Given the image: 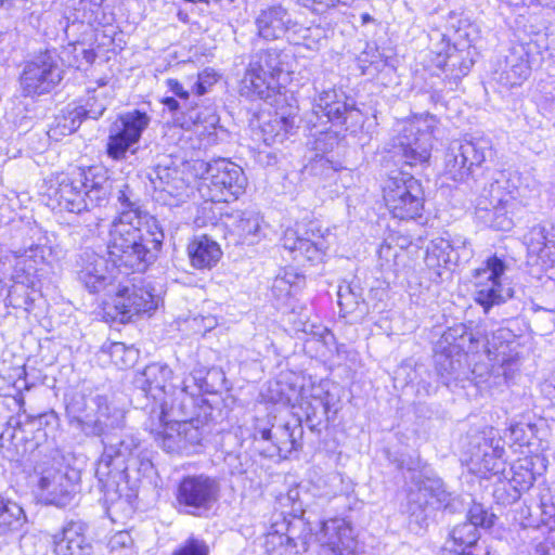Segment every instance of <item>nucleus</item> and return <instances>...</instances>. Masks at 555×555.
<instances>
[{"label":"nucleus","mask_w":555,"mask_h":555,"mask_svg":"<svg viewBox=\"0 0 555 555\" xmlns=\"http://www.w3.org/2000/svg\"><path fill=\"white\" fill-rule=\"evenodd\" d=\"M435 367L441 383L450 387L453 383L468 377L467 354L438 348L435 353Z\"/></svg>","instance_id":"nucleus-25"},{"label":"nucleus","mask_w":555,"mask_h":555,"mask_svg":"<svg viewBox=\"0 0 555 555\" xmlns=\"http://www.w3.org/2000/svg\"><path fill=\"white\" fill-rule=\"evenodd\" d=\"M157 304L158 298L149 286L137 284L120 286L114 298V309L122 323L131 321L134 315L155 310Z\"/></svg>","instance_id":"nucleus-15"},{"label":"nucleus","mask_w":555,"mask_h":555,"mask_svg":"<svg viewBox=\"0 0 555 555\" xmlns=\"http://www.w3.org/2000/svg\"><path fill=\"white\" fill-rule=\"evenodd\" d=\"M512 469L514 470L512 480L516 487H519L521 490H528L533 485L535 477L528 466L519 464L518 466H513Z\"/></svg>","instance_id":"nucleus-54"},{"label":"nucleus","mask_w":555,"mask_h":555,"mask_svg":"<svg viewBox=\"0 0 555 555\" xmlns=\"http://www.w3.org/2000/svg\"><path fill=\"white\" fill-rule=\"evenodd\" d=\"M519 177L499 171L492 177L488 185H485L476 201V217L486 227L499 231H507L513 227V220L508 216V208L517 194Z\"/></svg>","instance_id":"nucleus-4"},{"label":"nucleus","mask_w":555,"mask_h":555,"mask_svg":"<svg viewBox=\"0 0 555 555\" xmlns=\"http://www.w3.org/2000/svg\"><path fill=\"white\" fill-rule=\"evenodd\" d=\"M479 529L464 521L455 526L441 550V555H491L487 547L478 545Z\"/></svg>","instance_id":"nucleus-22"},{"label":"nucleus","mask_w":555,"mask_h":555,"mask_svg":"<svg viewBox=\"0 0 555 555\" xmlns=\"http://www.w3.org/2000/svg\"><path fill=\"white\" fill-rule=\"evenodd\" d=\"M105 436L104 451L96 463L95 476L101 490L118 493L120 486L128 483V465L140 450V442L132 435H125L117 440Z\"/></svg>","instance_id":"nucleus-5"},{"label":"nucleus","mask_w":555,"mask_h":555,"mask_svg":"<svg viewBox=\"0 0 555 555\" xmlns=\"http://www.w3.org/2000/svg\"><path fill=\"white\" fill-rule=\"evenodd\" d=\"M172 371L167 364L151 363L137 375L135 385L140 387L146 395H151L154 399H159V395H166L167 382L170 379Z\"/></svg>","instance_id":"nucleus-29"},{"label":"nucleus","mask_w":555,"mask_h":555,"mask_svg":"<svg viewBox=\"0 0 555 555\" xmlns=\"http://www.w3.org/2000/svg\"><path fill=\"white\" fill-rule=\"evenodd\" d=\"M268 103L274 107V116L271 120V126L279 128L274 137L278 141L282 142L288 133H292L293 130L297 128V101L293 94L284 89L278 92Z\"/></svg>","instance_id":"nucleus-23"},{"label":"nucleus","mask_w":555,"mask_h":555,"mask_svg":"<svg viewBox=\"0 0 555 555\" xmlns=\"http://www.w3.org/2000/svg\"><path fill=\"white\" fill-rule=\"evenodd\" d=\"M507 269L504 258L493 255L485 261V268L476 271L478 278L485 276L489 281H500L501 276Z\"/></svg>","instance_id":"nucleus-49"},{"label":"nucleus","mask_w":555,"mask_h":555,"mask_svg":"<svg viewBox=\"0 0 555 555\" xmlns=\"http://www.w3.org/2000/svg\"><path fill=\"white\" fill-rule=\"evenodd\" d=\"M130 541V535L128 532L119 531L117 532L109 541V545L112 548H115L117 545L126 546Z\"/></svg>","instance_id":"nucleus-64"},{"label":"nucleus","mask_w":555,"mask_h":555,"mask_svg":"<svg viewBox=\"0 0 555 555\" xmlns=\"http://www.w3.org/2000/svg\"><path fill=\"white\" fill-rule=\"evenodd\" d=\"M305 276L293 271H285L282 278L276 279L278 283H287L291 286H300L304 283Z\"/></svg>","instance_id":"nucleus-61"},{"label":"nucleus","mask_w":555,"mask_h":555,"mask_svg":"<svg viewBox=\"0 0 555 555\" xmlns=\"http://www.w3.org/2000/svg\"><path fill=\"white\" fill-rule=\"evenodd\" d=\"M163 430L156 431L155 439L168 453H186L179 422H159Z\"/></svg>","instance_id":"nucleus-38"},{"label":"nucleus","mask_w":555,"mask_h":555,"mask_svg":"<svg viewBox=\"0 0 555 555\" xmlns=\"http://www.w3.org/2000/svg\"><path fill=\"white\" fill-rule=\"evenodd\" d=\"M135 473L137 477L149 476L153 472V463L142 451H138L128 465V479L131 473Z\"/></svg>","instance_id":"nucleus-53"},{"label":"nucleus","mask_w":555,"mask_h":555,"mask_svg":"<svg viewBox=\"0 0 555 555\" xmlns=\"http://www.w3.org/2000/svg\"><path fill=\"white\" fill-rule=\"evenodd\" d=\"M493 514H489L481 504L474 503L468 509L466 521L479 529L490 528L493 525Z\"/></svg>","instance_id":"nucleus-52"},{"label":"nucleus","mask_w":555,"mask_h":555,"mask_svg":"<svg viewBox=\"0 0 555 555\" xmlns=\"http://www.w3.org/2000/svg\"><path fill=\"white\" fill-rule=\"evenodd\" d=\"M220 480L207 474L188 475L181 478L175 491L177 509L185 515L203 517L220 499Z\"/></svg>","instance_id":"nucleus-6"},{"label":"nucleus","mask_w":555,"mask_h":555,"mask_svg":"<svg viewBox=\"0 0 555 555\" xmlns=\"http://www.w3.org/2000/svg\"><path fill=\"white\" fill-rule=\"evenodd\" d=\"M317 409L318 408L312 406L310 403L306 408V423L312 430L317 429L321 423L320 420L315 422L318 418Z\"/></svg>","instance_id":"nucleus-62"},{"label":"nucleus","mask_w":555,"mask_h":555,"mask_svg":"<svg viewBox=\"0 0 555 555\" xmlns=\"http://www.w3.org/2000/svg\"><path fill=\"white\" fill-rule=\"evenodd\" d=\"M328 236L330 233L325 236L323 234L315 235L312 232V237H299L292 232L291 236L288 233L286 234L284 246L309 261H321L330 247Z\"/></svg>","instance_id":"nucleus-28"},{"label":"nucleus","mask_w":555,"mask_h":555,"mask_svg":"<svg viewBox=\"0 0 555 555\" xmlns=\"http://www.w3.org/2000/svg\"><path fill=\"white\" fill-rule=\"evenodd\" d=\"M83 120V112L80 108L61 111L53 119L49 127L48 135L55 141L63 137L72 134L81 125Z\"/></svg>","instance_id":"nucleus-33"},{"label":"nucleus","mask_w":555,"mask_h":555,"mask_svg":"<svg viewBox=\"0 0 555 555\" xmlns=\"http://www.w3.org/2000/svg\"><path fill=\"white\" fill-rule=\"evenodd\" d=\"M258 35L266 40H278L287 36L288 41L295 40L292 36L307 31L299 23L292 20L291 14L282 5H272L261 10L256 17Z\"/></svg>","instance_id":"nucleus-16"},{"label":"nucleus","mask_w":555,"mask_h":555,"mask_svg":"<svg viewBox=\"0 0 555 555\" xmlns=\"http://www.w3.org/2000/svg\"><path fill=\"white\" fill-rule=\"evenodd\" d=\"M203 390L202 385H197L196 378H186L181 389H173L172 393H166L162 399L159 422H182L189 415V410L193 406V397Z\"/></svg>","instance_id":"nucleus-18"},{"label":"nucleus","mask_w":555,"mask_h":555,"mask_svg":"<svg viewBox=\"0 0 555 555\" xmlns=\"http://www.w3.org/2000/svg\"><path fill=\"white\" fill-rule=\"evenodd\" d=\"M262 218L255 210H240L228 216V227L236 243L253 245L261 236Z\"/></svg>","instance_id":"nucleus-26"},{"label":"nucleus","mask_w":555,"mask_h":555,"mask_svg":"<svg viewBox=\"0 0 555 555\" xmlns=\"http://www.w3.org/2000/svg\"><path fill=\"white\" fill-rule=\"evenodd\" d=\"M452 249L450 248L449 237H437L430 241L426 249L425 263L430 269H439L454 264V259L451 257Z\"/></svg>","instance_id":"nucleus-39"},{"label":"nucleus","mask_w":555,"mask_h":555,"mask_svg":"<svg viewBox=\"0 0 555 555\" xmlns=\"http://www.w3.org/2000/svg\"><path fill=\"white\" fill-rule=\"evenodd\" d=\"M141 220L134 221L132 212L119 214L111 224L107 253L115 267L143 271L162 247L164 233L156 219L147 222L149 237L141 231Z\"/></svg>","instance_id":"nucleus-1"},{"label":"nucleus","mask_w":555,"mask_h":555,"mask_svg":"<svg viewBox=\"0 0 555 555\" xmlns=\"http://www.w3.org/2000/svg\"><path fill=\"white\" fill-rule=\"evenodd\" d=\"M108 354L117 366L129 367L135 362L138 350L127 347L124 343H112L108 347Z\"/></svg>","instance_id":"nucleus-45"},{"label":"nucleus","mask_w":555,"mask_h":555,"mask_svg":"<svg viewBox=\"0 0 555 555\" xmlns=\"http://www.w3.org/2000/svg\"><path fill=\"white\" fill-rule=\"evenodd\" d=\"M209 552L205 540L192 535L180 544L171 555H209Z\"/></svg>","instance_id":"nucleus-51"},{"label":"nucleus","mask_w":555,"mask_h":555,"mask_svg":"<svg viewBox=\"0 0 555 555\" xmlns=\"http://www.w3.org/2000/svg\"><path fill=\"white\" fill-rule=\"evenodd\" d=\"M61 80V72H22L20 86L26 96L41 95L52 91Z\"/></svg>","instance_id":"nucleus-31"},{"label":"nucleus","mask_w":555,"mask_h":555,"mask_svg":"<svg viewBox=\"0 0 555 555\" xmlns=\"http://www.w3.org/2000/svg\"><path fill=\"white\" fill-rule=\"evenodd\" d=\"M117 202L120 209L119 214L132 212L134 216V221L142 219L139 202L128 184H124L118 190Z\"/></svg>","instance_id":"nucleus-48"},{"label":"nucleus","mask_w":555,"mask_h":555,"mask_svg":"<svg viewBox=\"0 0 555 555\" xmlns=\"http://www.w3.org/2000/svg\"><path fill=\"white\" fill-rule=\"evenodd\" d=\"M65 411L69 425L86 436L101 437L125 425L124 411L101 395L75 391L66 396Z\"/></svg>","instance_id":"nucleus-3"},{"label":"nucleus","mask_w":555,"mask_h":555,"mask_svg":"<svg viewBox=\"0 0 555 555\" xmlns=\"http://www.w3.org/2000/svg\"><path fill=\"white\" fill-rule=\"evenodd\" d=\"M281 73L244 72L241 80L242 91L249 96H256L269 102L278 92L285 89L279 81Z\"/></svg>","instance_id":"nucleus-27"},{"label":"nucleus","mask_w":555,"mask_h":555,"mask_svg":"<svg viewBox=\"0 0 555 555\" xmlns=\"http://www.w3.org/2000/svg\"><path fill=\"white\" fill-rule=\"evenodd\" d=\"M76 108H80L83 112V119L91 118L96 120L104 114L106 102L98 101V95H93L87 101L86 106H77Z\"/></svg>","instance_id":"nucleus-55"},{"label":"nucleus","mask_w":555,"mask_h":555,"mask_svg":"<svg viewBox=\"0 0 555 555\" xmlns=\"http://www.w3.org/2000/svg\"><path fill=\"white\" fill-rule=\"evenodd\" d=\"M78 473L74 469L47 467L39 473V496L48 505L65 507L77 492Z\"/></svg>","instance_id":"nucleus-12"},{"label":"nucleus","mask_w":555,"mask_h":555,"mask_svg":"<svg viewBox=\"0 0 555 555\" xmlns=\"http://www.w3.org/2000/svg\"><path fill=\"white\" fill-rule=\"evenodd\" d=\"M318 555H357L358 541L351 525L344 518L323 520L315 532Z\"/></svg>","instance_id":"nucleus-14"},{"label":"nucleus","mask_w":555,"mask_h":555,"mask_svg":"<svg viewBox=\"0 0 555 555\" xmlns=\"http://www.w3.org/2000/svg\"><path fill=\"white\" fill-rule=\"evenodd\" d=\"M201 168H205L203 179L208 181L211 201L230 202L244 193L247 179L238 165L220 158L202 163Z\"/></svg>","instance_id":"nucleus-10"},{"label":"nucleus","mask_w":555,"mask_h":555,"mask_svg":"<svg viewBox=\"0 0 555 555\" xmlns=\"http://www.w3.org/2000/svg\"><path fill=\"white\" fill-rule=\"evenodd\" d=\"M188 255L192 267L204 270L215 267L222 256L220 246L208 236L195 237L188 245Z\"/></svg>","instance_id":"nucleus-30"},{"label":"nucleus","mask_w":555,"mask_h":555,"mask_svg":"<svg viewBox=\"0 0 555 555\" xmlns=\"http://www.w3.org/2000/svg\"><path fill=\"white\" fill-rule=\"evenodd\" d=\"M491 154L492 143L487 138L453 140L446 151L444 175L453 181H464Z\"/></svg>","instance_id":"nucleus-8"},{"label":"nucleus","mask_w":555,"mask_h":555,"mask_svg":"<svg viewBox=\"0 0 555 555\" xmlns=\"http://www.w3.org/2000/svg\"><path fill=\"white\" fill-rule=\"evenodd\" d=\"M476 338L466 325L457 324L448 328L441 336L438 348H446L454 352H464L467 354L472 350V346L476 343Z\"/></svg>","instance_id":"nucleus-34"},{"label":"nucleus","mask_w":555,"mask_h":555,"mask_svg":"<svg viewBox=\"0 0 555 555\" xmlns=\"http://www.w3.org/2000/svg\"><path fill=\"white\" fill-rule=\"evenodd\" d=\"M109 83V79L107 77H98L94 80H89L87 82V92L95 93L99 88L106 87Z\"/></svg>","instance_id":"nucleus-63"},{"label":"nucleus","mask_w":555,"mask_h":555,"mask_svg":"<svg viewBox=\"0 0 555 555\" xmlns=\"http://www.w3.org/2000/svg\"><path fill=\"white\" fill-rule=\"evenodd\" d=\"M476 38L477 28L465 21L459 22L456 27L452 23L446 33L434 30L430 34V40L437 41V43H433V48L438 55L436 66L438 68L447 66V59L451 55L452 50L463 51L468 49Z\"/></svg>","instance_id":"nucleus-17"},{"label":"nucleus","mask_w":555,"mask_h":555,"mask_svg":"<svg viewBox=\"0 0 555 555\" xmlns=\"http://www.w3.org/2000/svg\"><path fill=\"white\" fill-rule=\"evenodd\" d=\"M528 431H531V427L529 425L524 424H515L509 427L511 439L514 443H518L520 446L529 444V436Z\"/></svg>","instance_id":"nucleus-57"},{"label":"nucleus","mask_w":555,"mask_h":555,"mask_svg":"<svg viewBox=\"0 0 555 555\" xmlns=\"http://www.w3.org/2000/svg\"><path fill=\"white\" fill-rule=\"evenodd\" d=\"M149 179L156 191L166 192L175 195L183 186V181L179 177L176 168L157 165L149 172Z\"/></svg>","instance_id":"nucleus-35"},{"label":"nucleus","mask_w":555,"mask_h":555,"mask_svg":"<svg viewBox=\"0 0 555 555\" xmlns=\"http://www.w3.org/2000/svg\"><path fill=\"white\" fill-rule=\"evenodd\" d=\"M524 241L531 253H541L547 245V231L545 227L541 224L532 227L524 236Z\"/></svg>","instance_id":"nucleus-50"},{"label":"nucleus","mask_w":555,"mask_h":555,"mask_svg":"<svg viewBox=\"0 0 555 555\" xmlns=\"http://www.w3.org/2000/svg\"><path fill=\"white\" fill-rule=\"evenodd\" d=\"M88 526L82 520H69L52 535L55 555H93L92 544L86 537Z\"/></svg>","instance_id":"nucleus-19"},{"label":"nucleus","mask_w":555,"mask_h":555,"mask_svg":"<svg viewBox=\"0 0 555 555\" xmlns=\"http://www.w3.org/2000/svg\"><path fill=\"white\" fill-rule=\"evenodd\" d=\"M302 436L300 423H295L292 427L289 423L274 427L273 446L280 455L286 456L300 447L299 439Z\"/></svg>","instance_id":"nucleus-36"},{"label":"nucleus","mask_w":555,"mask_h":555,"mask_svg":"<svg viewBox=\"0 0 555 555\" xmlns=\"http://www.w3.org/2000/svg\"><path fill=\"white\" fill-rule=\"evenodd\" d=\"M313 113L319 119L326 118V121L345 126L346 130L351 132L364 122L363 115L356 107L354 101L336 90L323 91L313 107Z\"/></svg>","instance_id":"nucleus-13"},{"label":"nucleus","mask_w":555,"mask_h":555,"mask_svg":"<svg viewBox=\"0 0 555 555\" xmlns=\"http://www.w3.org/2000/svg\"><path fill=\"white\" fill-rule=\"evenodd\" d=\"M288 54L276 49H267L251 56L247 69H282Z\"/></svg>","instance_id":"nucleus-40"},{"label":"nucleus","mask_w":555,"mask_h":555,"mask_svg":"<svg viewBox=\"0 0 555 555\" xmlns=\"http://www.w3.org/2000/svg\"><path fill=\"white\" fill-rule=\"evenodd\" d=\"M25 513L15 502L0 495V537L22 528Z\"/></svg>","instance_id":"nucleus-37"},{"label":"nucleus","mask_w":555,"mask_h":555,"mask_svg":"<svg viewBox=\"0 0 555 555\" xmlns=\"http://www.w3.org/2000/svg\"><path fill=\"white\" fill-rule=\"evenodd\" d=\"M151 117L140 109L120 114L111 125L106 142V154L114 160H124L127 153H135L132 149L139 143L142 133L149 127Z\"/></svg>","instance_id":"nucleus-9"},{"label":"nucleus","mask_w":555,"mask_h":555,"mask_svg":"<svg viewBox=\"0 0 555 555\" xmlns=\"http://www.w3.org/2000/svg\"><path fill=\"white\" fill-rule=\"evenodd\" d=\"M427 496L435 499L439 507H448L451 501V493L447 490L442 479L438 477H424L418 481L417 492H411L409 498V512L412 515L424 513L428 504Z\"/></svg>","instance_id":"nucleus-24"},{"label":"nucleus","mask_w":555,"mask_h":555,"mask_svg":"<svg viewBox=\"0 0 555 555\" xmlns=\"http://www.w3.org/2000/svg\"><path fill=\"white\" fill-rule=\"evenodd\" d=\"M535 555H555V531L544 542L535 545Z\"/></svg>","instance_id":"nucleus-60"},{"label":"nucleus","mask_w":555,"mask_h":555,"mask_svg":"<svg viewBox=\"0 0 555 555\" xmlns=\"http://www.w3.org/2000/svg\"><path fill=\"white\" fill-rule=\"evenodd\" d=\"M60 56L56 50H44L34 54L24 69H57L60 66Z\"/></svg>","instance_id":"nucleus-46"},{"label":"nucleus","mask_w":555,"mask_h":555,"mask_svg":"<svg viewBox=\"0 0 555 555\" xmlns=\"http://www.w3.org/2000/svg\"><path fill=\"white\" fill-rule=\"evenodd\" d=\"M78 280L90 293L103 291L112 282L107 260L92 250H85L79 257Z\"/></svg>","instance_id":"nucleus-20"},{"label":"nucleus","mask_w":555,"mask_h":555,"mask_svg":"<svg viewBox=\"0 0 555 555\" xmlns=\"http://www.w3.org/2000/svg\"><path fill=\"white\" fill-rule=\"evenodd\" d=\"M33 295L34 291L25 282H14L8 291L5 300L15 309L30 311L35 301Z\"/></svg>","instance_id":"nucleus-41"},{"label":"nucleus","mask_w":555,"mask_h":555,"mask_svg":"<svg viewBox=\"0 0 555 555\" xmlns=\"http://www.w3.org/2000/svg\"><path fill=\"white\" fill-rule=\"evenodd\" d=\"M429 128L422 120L405 124L398 135L393 138V153L401 155L409 166L428 163L433 149V133Z\"/></svg>","instance_id":"nucleus-11"},{"label":"nucleus","mask_w":555,"mask_h":555,"mask_svg":"<svg viewBox=\"0 0 555 555\" xmlns=\"http://www.w3.org/2000/svg\"><path fill=\"white\" fill-rule=\"evenodd\" d=\"M279 539L281 545L285 543L287 548L295 550L296 553L306 552L308 550V542L306 538L295 539L289 535H280Z\"/></svg>","instance_id":"nucleus-58"},{"label":"nucleus","mask_w":555,"mask_h":555,"mask_svg":"<svg viewBox=\"0 0 555 555\" xmlns=\"http://www.w3.org/2000/svg\"><path fill=\"white\" fill-rule=\"evenodd\" d=\"M338 305L345 313L366 312V305L360 292H357L351 285L339 286Z\"/></svg>","instance_id":"nucleus-42"},{"label":"nucleus","mask_w":555,"mask_h":555,"mask_svg":"<svg viewBox=\"0 0 555 555\" xmlns=\"http://www.w3.org/2000/svg\"><path fill=\"white\" fill-rule=\"evenodd\" d=\"M514 295L513 289L502 286L501 281H479L476 284L475 300L480 305L485 312H488L493 306L501 305Z\"/></svg>","instance_id":"nucleus-32"},{"label":"nucleus","mask_w":555,"mask_h":555,"mask_svg":"<svg viewBox=\"0 0 555 555\" xmlns=\"http://www.w3.org/2000/svg\"><path fill=\"white\" fill-rule=\"evenodd\" d=\"M298 3L317 12H324L337 4L349 5L353 0H297Z\"/></svg>","instance_id":"nucleus-56"},{"label":"nucleus","mask_w":555,"mask_h":555,"mask_svg":"<svg viewBox=\"0 0 555 555\" xmlns=\"http://www.w3.org/2000/svg\"><path fill=\"white\" fill-rule=\"evenodd\" d=\"M384 199L395 218L410 220L421 217L425 194L420 180L408 172L399 171L387 180Z\"/></svg>","instance_id":"nucleus-7"},{"label":"nucleus","mask_w":555,"mask_h":555,"mask_svg":"<svg viewBox=\"0 0 555 555\" xmlns=\"http://www.w3.org/2000/svg\"><path fill=\"white\" fill-rule=\"evenodd\" d=\"M179 424L186 454L195 452L203 440L204 431L201 427V421L198 418H191L179 422Z\"/></svg>","instance_id":"nucleus-43"},{"label":"nucleus","mask_w":555,"mask_h":555,"mask_svg":"<svg viewBox=\"0 0 555 555\" xmlns=\"http://www.w3.org/2000/svg\"><path fill=\"white\" fill-rule=\"evenodd\" d=\"M449 243L455 266L466 263L473 258L474 250L466 237L460 234L449 236Z\"/></svg>","instance_id":"nucleus-47"},{"label":"nucleus","mask_w":555,"mask_h":555,"mask_svg":"<svg viewBox=\"0 0 555 555\" xmlns=\"http://www.w3.org/2000/svg\"><path fill=\"white\" fill-rule=\"evenodd\" d=\"M48 248L41 244H30L27 247H21L18 249L13 250L15 258L22 259L20 263L23 262L24 266H27L28 274L30 271H36V266L44 261L47 256Z\"/></svg>","instance_id":"nucleus-44"},{"label":"nucleus","mask_w":555,"mask_h":555,"mask_svg":"<svg viewBox=\"0 0 555 555\" xmlns=\"http://www.w3.org/2000/svg\"><path fill=\"white\" fill-rule=\"evenodd\" d=\"M338 144L337 135L334 133H322L315 141V149L323 153H326L334 149V145Z\"/></svg>","instance_id":"nucleus-59"},{"label":"nucleus","mask_w":555,"mask_h":555,"mask_svg":"<svg viewBox=\"0 0 555 555\" xmlns=\"http://www.w3.org/2000/svg\"><path fill=\"white\" fill-rule=\"evenodd\" d=\"M112 183L107 171L99 166L77 169L70 177L63 178L56 188H50L53 208L80 214L100 207L108 201Z\"/></svg>","instance_id":"nucleus-2"},{"label":"nucleus","mask_w":555,"mask_h":555,"mask_svg":"<svg viewBox=\"0 0 555 555\" xmlns=\"http://www.w3.org/2000/svg\"><path fill=\"white\" fill-rule=\"evenodd\" d=\"M504 444L501 437L496 436L493 429L483 434L475 447L472 460L479 465V469L491 475L503 474L505 470Z\"/></svg>","instance_id":"nucleus-21"}]
</instances>
